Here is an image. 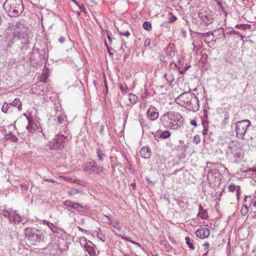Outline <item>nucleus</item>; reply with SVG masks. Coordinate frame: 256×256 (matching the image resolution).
Segmentation results:
<instances>
[{
	"mask_svg": "<svg viewBox=\"0 0 256 256\" xmlns=\"http://www.w3.org/2000/svg\"><path fill=\"white\" fill-rule=\"evenodd\" d=\"M176 103L190 111L196 112L200 108L199 100L194 94L187 92L181 94L175 100Z\"/></svg>",
	"mask_w": 256,
	"mask_h": 256,
	"instance_id": "obj_1",
	"label": "nucleus"
},
{
	"mask_svg": "<svg viewBox=\"0 0 256 256\" xmlns=\"http://www.w3.org/2000/svg\"><path fill=\"white\" fill-rule=\"evenodd\" d=\"M4 8L10 17L18 16L24 10L22 0H6L4 4Z\"/></svg>",
	"mask_w": 256,
	"mask_h": 256,
	"instance_id": "obj_2",
	"label": "nucleus"
},
{
	"mask_svg": "<svg viewBox=\"0 0 256 256\" xmlns=\"http://www.w3.org/2000/svg\"><path fill=\"white\" fill-rule=\"evenodd\" d=\"M25 236L26 239L31 242L32 244L34 245H37L44 240V236L42 232L34 228H26Z\"/></svg>",
	"mask_w": 256,
	"mask_h": 256,
	"instance_id": "obj_3",
	"label": "nucleus"
},
{
	"mask_svg": "<svg viewBox=\"0 0 256 256\" xmlns=\"http://www.w3.org/2000/svg\"><path fill=\"white\" fill-rule=\"evenodd\" d=\"M68 141V136H64V134L60 133L56 135L54 138L48 142V146L51 150H60L65 146Z\"/></svg>",
	"mask_w": 256,
	"mask_h": 256,
	"instance_id": "obj_4",
	"label": "nucleus"
},
{
	"mask_svg": "<svg viewBox=\"0 0 256 256\" xmlns=\"http://www.w3.org/2000/svg\"><path fill=\"white\" fill-rule=\"evenodd\" d=\"M82 167L84 171L90 174H100L104 170L103 166H99L97 162L93 160L86 162Z\"/></svg>",
	"mask_w": 256,
	"mask_h": 256,
	"instance_id": "obj_5",
	"label": "nucleus"
},
{
	"mask_svg": "<svg viewBox=\"0 0 256 256\" xmlns=\"http://www.w3.org/2000/svg\"><path fill=\"white\" fill-rule=\"evenodd\" d=\"M221 180L222 175L218 169L209 170L208 174V180L210 187H218L220 184Z\"/></svg>",
	"mask_w": 256,
	"mask_h": 256,
	"instance_id": "obj_6",
	"label": "nucleus"
},
{
	"mask_svg": "<svg viewBox=\"0 0 256 256\" xmlns=\"http://www.w3.org/2000/svg\"><path fill=\"white\" fill-rule=\"evenodd\" d=\"M236 136L239 138H244L248 127L251 126V122L248 120L238 121L236 123Z\"/></svg>",
	"mask_w": 256,
	"mask_h": 256,
	"instance_id": "obj_7",
	"label": "nucleus"
},
{
	"mask_svg": "<svg viewBox=\"0 0 256 256\" xmlns=\"http://www.w3.org/2000/svg\"><path fill=\"white\" fill-rule=\"evenodd\" d=\"M182 118V116L176 112L170 111L164 115L161 116L160 120L163 126L174 120H180Z\"/></svg>",
	"mask_w": 256,
	"mask_h": 256,
	"instance_id": "obj_8",
	"label": "nucleus"
},
{
	"mask_svg": "<svg viewBox=\"0 0 256 256\" xmlns=\"http://www.w3.org/2000/svg\"><path fill=\"white\" fill-rule=\"evenodd\" d=\"M1 214L5 218H8L10 224H15L22 221V217L16 214V211H9L6 209L2 210Z\"/></svg>",
	"mask_w": 256,
	"mask_h": 256,
	"instance_id": "obj_9",
	"label": "nucleus"
},
{
	"mask_svg": "<svg viewBox=\"0 0 256 256\" xmlns=\"http://www.w3.org/2000/svg\"><path fill=\"white\" fill-rule=\"evenodd\" d=\"M226 154L228 156H233L234 158H240L242 156L240 148L238 147L234 142H231L228 144Z\"/></svg>",
	"mask_w": 256,
	"mask_h": 256,
	"instance_id": "obj_10",
	"label": "nucleus"
},
{
	"mask_svg": "<svg viewBox=\"0 0 256 256\" xmlns=\"http://www.w3.org/2000/svg\"><path fill=\"white\" fill-rule=\"evenodd\" d=\"M16 31L18 33V36L19 40L22 42H27L28 40V34L30 32L29 29L24 26L22 24L19 23L16 26Z\"/></svg>",
	"mask_w": 256,
	"mask_h": 256,
	"instance_id": "obj_11",
	"label": "nucleus"
},
{
	"mask_svg": "<svg viewBox=\"0 0 256 256\" xmlns=\"http://www.w3.org/2000/svg\"><path fill=\"white\" fill-rule=\"evenodd\" d=\"M63 204L80 212H84L86 208V206L82 205L80 203L74 202L70 200H66L63 202Z\"/></svg>",
	"mask_w": 256,
	"mask_h": 256,
	"instance_id": "obj_12",
	"label": "nucleus"
},
{
	"mask_svg": "<svg viewBox=\"0 0 256 256\" xmlns=\"http://www.w3.org/2000/svg\"><path fill=\"white\" fill-rule=\"evenodd\" d=\"M198 16L207 26L212 24L214 20L213 14L210 11L200 12Z\"/></svg>",
	"mask_w": 256,
	"mask_h": 256,
	"instance_id": "obj_13",
	"label": "nucleus"
},
{
	"mask_svg": "<svg viewBox=\"0 0 256 256\" xmlns=\"http://www.w3.org/2000/svg\"><path fill=\"white\" fill-rule=\"evenodd\" d=\"M210 234L208 228H200L197 230L196 232V236L200 238L203 239L208 238Z\"/></svg>",
	"mask_w": 256,
	"mask_h": 256,
	"instance_id": "obj_14",
	"label": "nucleus"
},
{
	"mask_svg": "<svg viewBox=\"0 0 256 256\" xmlns=\"http://www.w3.org/2000/svg\"><path fill=\"white\" fill-rule=\"evenodd\" d=\"M148 118L151 120H156L159 116V113L154 106H150L147 111Z\"/></svg>",
	"mask_w": 256,
	"mask_h": 256,
	"instance_id": "obj_15",
	"label": "nucleus"
},
{
	"mask_svg": "<svg viewBox=\"0 0 256 256\" xmlns=\"http://www.w3.org/2000/svg\"><path fill=\"white\" fill-rule=\"evenodd\" d=\"M104 216L107 220L106 222L109 225L112 226L113 228L119 230L122 229V226H120L118 221L116 219L112 218L109 216L106 215Z\"/></svg>",
	"mask_w": 256,
	"mask_h": 256,
	"instance_id": "obj_16",
	"label": "nucleus"
},
{
	"mask_svg": "<svg viewBox=\"0 0 256 256\" xmlns=\"http://www.w3.org/2000/svg\"><path fill=\"white\" fill-rule=\"evenodd\" d=\"M140 156L144 158H148L151 156V150L148 146L142 147L140 150Z\"/></svg>",
	"mask_w": 256,
	"mask_h": 256,
	"instance_id": "obj_17",
	"label": "nucleus"
},
{
	"mask_svg": "<svg viewBox=\"0 0 256 256\" xmlns=\"http://www.w3.org/2000/svg\"><path fill=\"white\" fill-rule=\"evenodd\" d=\"M180 120H174L169 122L168 124L164 126L166 129L170 130H177L180 128V126L178 124Z\"/></svg>",
	"mask_w": 256,
	"mask_h": 256,
	"instance_id": "obj_18",
	"label": "nucleus"
},
{
	"mask_svg": "<svg viewBox=\"0 0 256 256\" xmlns=\"http://www.w3.org/2000/svg\"><path fill=\"white\" fill-rule=\"evenodd\" d=\"M198 210V216H200L204 220H206L208 218V212L204 208L202 204H199Z\"/></svg>",
	"mask_w": 256,
	"mask_h": 256,
	"instance_id": "obj_19",
	"label": "nucleus"
},
{
	"mask_svg": "<svg viewBox=\"0 0 256 256\" xmlns=\"http://www.w3.org/2000/svg\"><path fill=\"white\" fill-rule=\"evenodd\" d=\"M92 246L88 245V244H84V248L88 252L90 256H96V251L94 248V245L92 243Z\"/></svg>",
	"mask_w": 256,
	"mask_h": 256,
	"instance_id": "obj_20",
	"label": "nucleus"
},
{
	"mask_svg": "<svg viewBox=\"0 0 256 256\" xmlns=\"http://www.w3.org/2000/svg\"><path fill=\"white\" fill-rule=\"evenodd\" d=\"M10 106L17 107L19 112L22 110V104L18 98H16L12 102L9 103Z\"/></svg>",
	"mask_w": 256,
	"mask_h": 256,
	"instance_id": "obj_21",
	"label": "nucleus"
},
{
	"mask_svg": "<svg viewBox=\"0 0 256 256\" xmlns=\"http://www.w3.org/2000/svg\"><path fill=\"white\" fill-rule=\"evenodd\" d=\"M96 153L98 157V162H102L106 158V156L104 153L103 151L100 148L96 149Z\"/></svg>",
	"mask_w": 256,
	"mask_h": 256,
	"instance_id": "obj_22",
	"label": "nucleus"
},
{
	"mask_svg": "<svg viewBox=\"0 0 256 256\" xmlns=\"http://www.w3.org/2000/svg\"><path fill=\"white\" fill-rule=\"evenodd\" d=\"M22 46L20 47L21 51L25 54L27 50H28L30 48V40H28L27 42H22Z\"/></svg>",
	"mask_w": 256,
	"mask_h": 256,
	"instance_id": "obj_23",
	"label": "nucleus"
},
{
	"mask_svg": "<svg viewBox=\"0 0 256 256\" xmlns=\"http://www.w3.org/2000/svg\"><path fill=\"white\" fill-rule=\"evenodd\" d=\"M164 78L167 81V83L168 84H172V83L174 80V78L172 74H164Z\"/></svg>",
	"mask_w": 256,
	"mask_h": 256,
	"instance_id": "obj_24",
	"label": "nucleus"
},
{
	"mask_svg": "<svg viewBox=\"0 0 256 256\" xmlns=\"http://www.w3.org/2000/svg\"><path fill=\"white\" fill-rule=\"evenodd\" d=\"M175 46L174 44H170L166 48V53L168 56H172V54L174 53Z\"/></svg>",
	"mask_w": 256,
	"mask_h": 256,
	"instance_id": "obj_25",
	"label": "nucleus"
},
{
	"mask_svg": "<svg viewBox=\"0 0 256 256\" xmlns=\"http://www.w3.org/2000/svg\"><path fill=\"white\" fill-rule=\"evenodd\" d=\"M82 190H79V189H76V188H70V190H68V195L70 196H74L76 194H80V193H82Z\"/></svg>",
	"mask_w": 256,
	"mask_h": 256,
	"instance_id": "obj_26",
	"label": "nucleus"
},
{
	"mask_svg": "<svg viewBox=\"0 0 256 256\" xmlns=\"http://www.w3.org/2000/svg\"><path fill=\"white\" fill-rule=\"evenodd\" d=\"M224 120L222 122V126H225L228 122L229 120V114L228 112H224Z\"/></svg>",
	"mask_w": 256,
	"mask_h": 256,
	"instance_id": "obj_27",
	"label": "nucleus"
},
{
	"mask_svg": "<svg viewBox=\"0 0 256 256\" xmlns=\"http://www.w3.org/2000/svg\"><path fill=\"white\" fill-rule=\"evenodd\" d=\"M168 23H172L177 20L176 17L171 12H168Z\"/></svg>",
	"mask_w": 256,
	"mask_h": 256,
	"instance_id": "obj_28",
	"label": "nucleus"
},
{
	"mask_svg": "<svg viewBox=\"0 0 256 256\" xmlns=\"http://www.w3.org/2000/svg\"><path fill=\"white\" fill-rule=\"evenodd\" d=\"M97 232L98 238L103 242H104L106 240V237L104 234L102 232L100 228H98V232Z\"/></svg>",
	"mask_w": 256,
	"mask_h": 256,
	"instance_id": "obj_29",
	"label": "nucleus"
},
{
	"mask_svg": "<svg viewBox=\"0 0 256 256\" xmlns=\"http://www.w3.org/2000/svg\"><path fill=\"white\" fill-rule=\"evenodd\" d=\"M248 204H243L241 210V214L242 216H246L248 212Z\"/></svg>",
	"mask_w": 256,
	"mask_h": 256,
	"instance_id": "obj_30",
	"label": "nucleus"
},
{
	"mask_svg": "<svg viewBox=\"0 0 256 256\" xmlns=\"http://www.w3.org/2000/svg\"><path fill=\"white\" fill-rule=\"evenodd\" d=\"M143 28L147 31L152 30V24L150 22L146 21L144 22L142 25Z\"/></svg>",
	"mask_w": 256,
	"mask_h": 256,
	"instance_id": "obj_31",
	"label": "nucleus"
},
{
	"mask_svg": "<svg viewBox=\"0 0 256 256\" xmlns=\"http://www.w3.org/2000/svg\"><path fill=\"white\" fill-rule=\"evenodd\" d=\"M170 132L167 130H165L163 131L162 132H161L160 136V138H166L170 137Z\"/></svg>",
	"mask_w": 256,
	"mask_h": 256,
	"instance_id": "obj_32",
	"label": "nucleus"
},
{
	"mask_svg": "<svg viewBox=\"0 0 256 256\" xmlns=\"http://www.w3.org/2000/svg\"><path fill=\"white\" fill-rule=\"evenodd\" d=\"M26 118H27V120L28 122V126H26V128L28 130L32 132V130L33 129L32 125V117L26 116Z\"/></svg>",
	"mask_w": 256,
	"mask_h": 256,
	"instance_id": "obj_33",
	"label": "nucleus"
},
{
	"mask_svg": "<svg viewBox=\"0 0 256 256\" xmlns=\"http://www.w3.org/2000/svg\"><path fill=\"white\" fill-rule=\"evenodd\" d=\"M138 100V97L134 94H129V100L132 104H135Z\"/></svg>",
	"mask_w": 256,
	"mask_h": 256,
	"instance_id": "obj_34",
	"label": "nucleus"
},
{
	"mask_svg": "<svg viewBox=\"0 0 256 256\" xmlns=\"http://www.w3.org/2000/svg\"><path fill=\"white\" fill-rule=\"evenodd\" d=\"M186 242V244L192 250H194V246L193 244L190 242V238L188 236H186L185 238Z\"/></svg>",
	"mask_w": 256,
	"mask_h": 256,
	"instance_id": "obj_35",
	"label": "nucleus"
},
{
	"mask_svg": "<svg viewBox=\"0 0 256 256\" xmlns=\"http://www.w3.org/2000/svg\"><path fill=\"white\" fill-rule=\"evenodd\" d=\"M10 104L9 103H8L6 102H4L2 108V110L4 113H7L8 110L10 106Z\"/></svg>",
	"mask_w": 256,
	"mask_h": 256,
	"instance_id": "obj_36",
	"label": "nucleus"
},
{
	"mask_svg": "<svg viewBox=\"0 0 256 256\" xmlns=\"http://www.w3.org/2000/svg\"><path fill=\"white\" fill-rule=\"evenodd\" d=\"M63 128L60 129V134H64V136H68V130L66 126H64Z\"/></svg>",
	"mask_w": 256,
	"mask_h": 256,
	"instance_id": "obj_37",
	"label": "nucleus"
},
{
	"mask_svg": "<svg viewBox=\"0 0 256 256\" xmlns=\"http://www.w3.org/2000/svg\"><path fill=\"white\" fill-rule=\"evenodd\" d=\"M49 75H50L49 70L46 66H44V68L43 69V70H42V76L48 78L49 76Z\"/></svg>",
	"mask_w": 256,
	"mask_h": 256,
	"instance_id": "obj_38",
	"label": "nucleus"
},
{
	"mask_svg": "<svg viewBox=\"0 0 256 256\" xmlns=\"http://www.w3.org/2000/svg\"><path fill=\"white\" fill-rule=\"evenodd\" d=\"M8 139L14 142H18V138L14 134H12L11 132H10V134L7 136Z\"/></svg>",
	"mask_w": 256,
	"mask_h": 256,
	"instance_id": "obj_39",
	"label": "nucleus"
},
{
	"mask_svg": "<svg viewBox=\"0 0 256 256\" xmlns=\"http://www.w3.org/2000/svg\"><path fill=\"white\" fill-rule=\"evenodd\" d=\"M66 118V116L60 114L58 116V122L60 124H62Z\"/></svg>",
	"mask_w": 256,
	"mask_h": 256,
	"instance_id": "obj_40",
	"label": "nucleus"
},
{
	"mask_svg": "<svg viewBox=\"0 0 256 256\" xmlns=\"http://www.w3.org/2000/svg\"><path fill=\"white\" fill-rule=\"evenodd\" d=\"M194 142L198 144L200 142V137L199 135L196 134L195 135L193 138Z\"/></svg>",
	"mask_w": 256,
	"mask_h": 256,
	"instance_id": "obj_41",
	"label": "nucleus"
},
{
	"mask_svg": "<svg viewBox=\"0 0 256 256\" xmlns=\"http://www.w3.org/2000/svg\"><path fill=\"white\" fill-rule=\"evenodd\" d=\"M236 186L234 184H231L228 186V190L230 192H234L236 190Z\"/></svg>",
	"mask_w": 256,
	"mask_h": 256,
	"instance_id": "obj_42",
	"label": "nucleus"
},
{
	"mask_svg": "<svg viewBox=\"0 0 256 256\" xmlns=\"http://www.w3.org/2000/svg\"><path fill=\"white\" fill-rule=\"evenodd\" d=\"M248 199H249L248 204V206H250V203L252 202V198L250 196H245L244 199L243 200V204H247L246 202L248 201Z\"/></svg>",
	"mask_w": 256,
	"mask_h": 256,
	"instance_id": "obj_43",
	"label": "nucleus"
},
{
	"mask_svg": "<svg viewBox=\"0 0 256 256\" xmlns=\"http://www.w3.org/2000/svg\"><path fill=\"white\" fill-rule=\"evenodd\" d=\"M230 34H234L236 35H238L240 36L242 38V36L240 34V32L238 31L235 30H230L229 32Z\"/></svg>",
	"mask_w": 256,
	"mask_h": 256,
	"instance_id": "obj_44",
	"label": "nucleus"
},
{
	"mask_svg": "<svg viewBox=\"0 0 256 256\" xmlns=\"http://www.w3.org/2000/svg\"><path fill=\"white\" fill-rule=\"evenodd\" d=\"M74 182L77 183L78 184L82 185L84 186H86V182H84L82 180H74Z\"/></svg>",
	"mask_w": 256,
	"mask_h": 256,
	"instance_id": "obj_45",
	"label": "nucleus"
},
{
	"mask_svg": "<svg viewBox=\"0 0 256 256\" xmlns=\"http://www.w3.org/2000/svg\"><path fill=\"white\" fill-rule=\"evenodd\" d=\"M36 222H38L40 224H48L49 222L48 221L46 220H42L40 219H38L36 220Z\"/></svg>",
	"mask_w": 256,
	"mask_h": 256,
	"instance_id": "obj_46",
	"label": "nucleus"
},
{
	"mask_svg": "<svg viewBox=\"0 0 256 256\" xmlns=\"http://www.w3.org/2000/svg\"><path fill=\"white\" fill-rule=\"evenodd\" d=\"M120 34L121 36H126V37H128L130 35V33L128 31H125L124 32H120Z\"/></svg>",
	"mask_w": 256,
	"mask_h": 256,
	"instance_id": "obj_47",
	"label": "nucleus"
},
{
	"mask_svg": "<svg viewBox=\"0 0 256 256\" xmlns=\"http://www.w3.org/2000/svg\"><path fill=\"white\" fill-rule=\"evenodd\" d=\"M116 234V236H120V237L122 240H124L125 241H128L129 242L130 239L128 238V237H126V236H122V235L121 234H118L117 233Z\"/></svg>",
	"mask_w": 256,
	"mask_h": 256,
	"instance_id": "obj_48",
	"label": "nucleus"
},
{
	"mask_svg": "<svg viewBox=\"0 0 256 256\" xmlns=\"http://www.w3.org/2000/svg\"><path fill=\"white\" fill-rule=\"evenodd\" d=\"M203 246H204V250L206 252V250H208V248H209V243L208 242H206L204 244Z\"/></svg>",
	"mask_w": 256,
	"mask_h": 256,
	"instance_id": "obj_49",
	"label": "nucleus"
},
{
	"mask_svg": "<svg viewBox=\"0 0 256 256\" xmlns=\"http://www.w3.org/2000/svg\"><path fill=\"white\" fill-rule=\"evenodd\" d=\"M240 186H237L236 189V196L238 199L240 198Z\"/></svg>",
	"mask_w": 256,
	"mask_h": 256,
	"instance_id": "obj_50",
	"label": "nucleus"
},
{
	"mask_svg": "<svg viewBox=\"0 0 256 256\" xmlns=\"http://www.w3.org/2000/svg\"><path fill=\"white\" fill-rule=\"evenodd\" d=\"M150 39L148 38H146L145 39L144 46H148L150 44Z\"/></svg>",
	"mask_w": 256,
	"mask_h": 256,
	"instance_id": "obj_51",
	"label": "nucleus"
},
{
	"mask_svg": "<svg viewBox=\"0 0 256 256\" xmlns=\"http://www.w3.org/2000/svg\"><path fill=\"white\" fill-rule=\"evenodd\" d=\"M48 78L47 77H45L44 76H42L41 75L40 78V82H46L47 80V79H48Z\"/></svg>",
	"mask_w": 256,
	"mask_h": 256,
	"instance_id": "obj_52",
	"label": "nucleus"
},
{
	"mask_svg": "<svg viewBox=\"0 0 256 256\" xmlns=\"http://www.w3.org/2000/svg\"><path fill=\"white\" fill-rule=\"evenodd\" d=\"M210 35L214 36V34L212 32H206V33H204L203 36H204V38H206L208 36H209Z\"/></svg>",
	"mask_w": 256,
	"mask_h": 256,
	"instance_id": "obj_53",
	"label": "nucleus"
},
{
	"mask_svg": "<svg viewBox=\"0 0 256 256\" xmlns=\"http://www.w3.org/2000/svg\"><path fill=\"white\" fill-rule=\"evenodd\" d=\"M20 187L24 189V190H28V184H21Z\"/></svg>",
	"mask_w": 256,
	"mask_h": 256,
	"instance_id": "obj_54",
	"label": "nucleus"
},
{
	"mask_svg": "<svg viewBox=\"0 0 256 256\" xmlns=\"http://www.w3.org/2000/svg\"><path fill=\"white\" fill-rule=\"evenodd\" d=\"M244 27H245V26L242 24H236L235 26L236 28H239V29H244Z\"/></svg>",
	"mask_w": 256,
	"mask_h": 256,
	"instance_id": "obj_55",
	"label": "nucleus"
},
{
	"mask_svg": "<svg viewBox=\"0 0 256 256\" xmlns=\"http://www.w3.org/2000/svg\"><path fill=\"white\" fill-rule=\"evenodd\" d=\"M47 226H48V228H50L52 231H53L52 228H55V226H54V225L52 223H51V222H49L48 223V224H47Z\"/></svg>",
	"mask_w": 256,
	"mask_h": 256,
	"instance_id": "obj_56",
	"label": "nucleus"
},
{
	"mask_svg": "<svg viewBox=\"0 0 256 256\" xmlns=\"http://www.w3.org/2000/svg\"><path fill=\"white\" fill-rule=\"evenodd\" d=\"M190 123L192 126H194L195 127L197 126L196 122L194 120H191Z\"/></svg>",
	"mask_w": 256,
	"mask_h": 256,
	"instance_id": "obj_57",
	"label": "nucleus"
},
{
	"mask_svg": "<svg viewBox=\"0 0 256 256\" xmlns=\"http://www.w3.org/2000/svg\"><path fill=\"white\" fill-rule=\"evenodd\" d=\"M104 78H105V77H104ZM104 86L106 88V92H108V84H107V82H106V79H104Z\"/></svg>",
	"mask_w": 256,
	"mask_h": 256,
	"instance_id": "obj_58",
	"label": "nucleus"
},
{
	"mask_svg": "<svg viewBox=\"0 0 256 256\" xmlns=\"http://www.w3.org/2000/svg\"><path fill=\"white\" fill-rule=\"evenodd\" d=\"M208 128L206 127L204 124V130H203V134L204 135L206 134H207V130H208Z\"/></svg>",
	"mask_w": 256,
	"mask_h": 256,
	"instance_id": "obj_59",
	"label": "nucleus"
},
{
	"mask_svg": "<svg viewBox=\"0 0 256 256\" xmlns=\"http://www.w3.org/2000/svg\"><path fill=\"white\" fill-rule=\"evenodd\" d=\"M170 67L171 68H176L177 64L174 62H171L170 64Z\"/></svg>",
	"mask_w": 256,
	"mask_h": 256,
	"instance_id": "obj_60",
	"label": "nucleus"
},
{
	"mask_svg": "<svg viewBox=\"0 0 256 256\" xmlns=\"http://www.w3.org/2000/svg\"><path fill=\"white\" fill-rule=\"evenodd\" d=\"M65 39L63 36H61L60 38L58 41L61 43L62 44L64 42Z\"/></svg>",
	"mask_w": 256,
	"mask_h": 256,
	"instance_id": "obj_61",
	"label": "nucleus"
},
{
	"mask_svg": "<svg viewBox=\"0 0 256 256\" xmlns=\"http://www.w3.org/2000/svg\"><path fill=\"white\" fill-rule=\"evenodd\" d=\"M108 53L110 54V55H112L113 54V52H112V50L113 52H114V49H110V48L109 47H108V49H107Z\"/></svg>",
	"mask_w": 256,
	"mask_h": 256,
	"instance_id": "obj_62",
	"label": "nucleus"
},
{
	"mask_svg": "<svg viewBox=\"0 0 256 256\" xmlns=\"http://www.w3.org/2000/svg\"><path fill=\"white\" fill-rule=\"evenodd\" d=\"M129 242H131V243H132V244H136V245H137V246H140V245L138 243V242H134V240H130Z\"/></svg>",
	"mask_w": 256,
	"mask_h": 256,
	"instance_id": "obj_63",
	"label": "nucleus"
},
{
	"mask_svg": "<svg viewBox=\"0 0 256 256\" xmlns=\"http://www.w3.org/2000/svg\"><path fill=\"white\" fill-rule=\"evenodd\" d=\"M119 87H120V90H121L122 92H126L124 90V86H122V84H120L119 85Z\"/></svg>",
	"mask_w": 256,
	"mask_h": 256,
	"instance_id": "obj_64",
	"label": "nucleus"
}]
</instances>
